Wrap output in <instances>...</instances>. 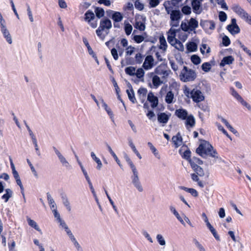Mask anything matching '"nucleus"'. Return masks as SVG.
Listing matches in <instances>:
<instances>
[{"label": "nucleus", "mask_w": 251, "mask_h": 251, "mask_svg": "<svg viewBox=\"0 0 251 251\" xmlns=\"http://www.w3.org/2000/svg\"><path fill=\"white\" fill-rule=\"evenodd\" d=\"M196 152L203 158H206L207 156H209L215 159L218 158L216 151L208 142L206 141H203L200 144L196 149Z\"/></svg>", "instance_id": "1"}, {"label": "nucleus", "mask_w": 251, "mask_h": 251, "mask_svg": "<svg viewBox=\"0 0 251 251\" xmlns=\"http://www.w3.org/2000/svg\"><path fill=\"white\" fill-rule=\"evenodd\" d=\"M175 113L181 120H185V125L187 129L195 126L196 121L194 116L192 114H188L186 109L182 108L176 109Z\"/></svg>", "instance_id": "2"}, {"label": "nucleus", "mask_w": 251, "mask_h": 251, "mask_svg": "<svg viewBox=\"0 0 251 251\" xmlns=\"http://www.w3.org/2000/svg\"><path fill=\"white\" fill-rule=\"evenodd\" d=\"M198 22L194 18H191L188 22L182 21L181 23V28L184 31H194L198 27Z\"/></svg>", "instance_id": "3"}, {"label": "nucleus", "mask_w": 251, "mask_h": 251, "mask_svg": "<svg viewBox=\"0 0 251 251\" xmlns=\"http://www.w3.org/2000/svg\"><path fill=\"white\" fill-rule=\"evenodd\" d=\"M126 160L132 170L133 176H132V182L135 187L140 188L141 187L139 180L138 174L136 167L127 155L125 156Z\"/></svg>", "instance_id": "4"}, {"label": "nucleus", "mask_w": 251, "mask_h": 251, "mask_svg": "<svg viewBox=\"0 0 251 251\" xmlns=\"http://www.w3.org/2000/svg\"><path fill=\"white\" fill-rule=\"evenodd\" d=\"M180 76L181 80L184 82L190 81L195 79L196 74L194 71L188 69L186 66H184Z\"/></svg>", "instance_id": "5"}, {"label": "nucleus", "mask_w": 251, "mask_h": 251, "mask_svg": "<svg viewBox=\"0 0 251 251\" xmlns=\"http://www.w3.org/2000/svg\"><path fill=\"white\" fill-rule=\"evenodd\" d=\"M183 16L179 10H174L171 11L170 25L172 27H178L179 22Z\"/></svg>", "instance_id": "6"}, {"label": "nucleus", "mask_w": 251, "mask_h": 251, "mask_svg": "<svg viewBox=\"0 0 251 251\" xmlns=\"http://www.w3.org/2000/svg\"><path fill=\"white\" fill-rule=\"evenodd\" d=\"M190 97L195 102H199L204 100V96L202 92L197 89H193L190 93Z\"/></svg>", "instance_id": "7"}, {"label": "nucleus", "mask_w": 251, "mask_h": 251, "mask_svg": "<svg viewBox=\"0 0 251 251\" xmlns=\"http://www.w3.org/2000/svg\"><path fill=\"white\" fill-rule=\"evenodd\" d=\"M226 29L232 35L239 33L240 31V29L236 24V20L234 18L231 19V24L226 26Z\"/></svg>", "instance_id": "8"}, {"label": "nucleus", "mask_w": 251, "mask_h": 251, "mask_svg": "<svg viewBox=\"0 0 251 251\" xmlns=\"http://www.w3.org/2000/svg\"><path fill=\"white\" fill-rule=\"evenodd\" d=\"M107 15L116 23H119L122 21L123 19V15L119 12L109 10L107 11Z\"/></svg>", "instance_id": "9"}, {"label": "nucleus", "mask_w": 251, "mask_h": 251, "mask_svg": "<svg viewBox=\"0 0 251 251\" xmlns=\"http://www.w3.org/2000/svg\"><path fill=\"white\" fill-rule=\"evenodd\" d=\"M52 149L54 151L55 153L57 156L58 159L59 160L62 165L65 167H68L70 166V164L65 157L62 154V153L59 151L58 150H57L55 147H53Z\"/></svg>", "instance_id": "10"}, {"label": "nucleus", "mask_w": 251, "mask_h": 251, "mask_svg": "<svg viewBox=\"0 0 251 251\" xmlns=\"http://www.w3.org/2000/svg\"><path fill=\"white\" fill-rule=\"evenodd\" d=\"M154 59L152 56L148 55L146 56L143 67L145 70H149L153 66Z\"/></svg>", "instance_id": "11"}, {"label": "nucleus", "mask_w": 251, "mask_h": 251, "mask_svg": "<svg viewBox=\"0 0 251 251\" xmlns=\"http://www.w3.org/2000/svg\"><path fill=\"white\" fill-rule=\"evenodd\" d=\"M155 73L161 75L163 78H165L169 75V72L166 69L165 66L160 65L155 69Z\"/></svg>", "instance_id": "12"}, {"label": "nucleus", "mask_w": 251, "mask_h": 251, "mask_svg": "<svg viewBox=\"0 0 251 251\" xmlns=\"http://www.w3.org/2000/svg\"><path fill=\"white\" fill-rule=\"evenodd\" d=\"M233 11L236 13L241 18L245 16L247 12L238 4H234L232 7Z\"/></svg>", "instance_id": "13"}, {"label": "nucleus", "mask_w": 251, "mask_h": 251, "mask_svg": "<svg viewBox=\"0 0 251 251\" xmlns=\"http://www.w3.org/2000/svg\"><path fill=\"white\" fill-rule=\"evenodd\" d=\"M111 27L112 23L111 21L108 19H106L100 21V26L98 28L103 31L105 29L109 30Z\"/></svg>", "instance_id": "14"}, {"label": "nucleus", "mask_w": 251, "mask_h": 251, "mask_svg": "<svg viewBox=\"0 0 251 251\" xmlns=\"http://www.w3.org/2000/svg\"><path fill=\"white\" fill-rule=\"evenodd\" d=\"M148 100L151 103V106L152 108L156 107L158 104V100L157 97L154 96L152 92H150L148 95Z\"/></svg>", "instance_id": "15"}, {"label": "nucleus", "mask_w": 251, "mask_h": 251, "mask_svg": "<svg viewBox=\"0 0 251 251\" xmlns=\"http://www.w3.org/2000/svg\"><path fill=\"white\" fill-rule=\"evenodd\" d=\"M192 6L193 11L196 14H200L201 12L200 9L201 7V1L198 0H193L192 1Z\"/></svg>", "instance_id": "16"}, {"label": "nucleus", "mask_w": 251, "mask_h": 251, "mask_svg": "<svg viewBox=\"0 0 251 251\" xmlns=\"http://www.w3.org/2000/svg\"><path fill=\"white\" fill-rule=\"evenodd\" d=\"M1 30L7 42L10 44H11L12 42V38L5 25H2V26L1 27Z\"/></svg>", "instance_id": "17"}, {"label": "nucleus", "mask_w": 251, "mask_h": 251, "mask_svg": "<svg viewBox=\"0 0 251 251\" xmlns=\"http://www.w3.org/2000/svg\"><path fill=\"white\" fill-rule=\"evenodd\" d=\"M234 60V58L231 55L224 57L220 63V66L221 67H224L226 65L231 64Z\"/></svg>", "instance_id": "18"}, {"label": "nucleus", "mask_w": 251, "mask_h": 251, "mask_svg": "<svg viewBox=\"0 0 251 251\" xmlns=\"http://www.w3.org/2000/svg\"><path fill=\"white\" fill-rule=\"evenodd\" d=\"M200 25L203 28L208 27L209 29L210 30H213L215 28V24L213 21H201L200 23Z\"/></svg>", "instance_id": "19"}, {"label": "nucleus", "mask_w": 251, "mask_h": 251, "mask_svg": "<svg viewBox=\"0 0 251 251\" xmlns=\"http://www.w3.org/2000/svg\"><path fill=\"white\" fill-rule=\"evenodd\" d=\"M128 87L130 88V90H126V92L127 94L128 99L129 100L133 103H135L136 102V99L134 96V93L133 90L132 88L131 85L129 83H128Z\"/></svg>", "instance_id": "20"}, {"label": "nucleus", "mask_w": 251, "mask_h": 251, "mask_svg": "<svg viewBox=\"0 0 251 251\" xmlns=\"http://www.w3.org/2000/svg\"><path fill=\"white\" fill-rule=\"evenodd\" d=\"M157 119L160 123L165 124L168 122L169 117L165 113H161L157 115Z\"/></svg>", "instance_id": "21"}, {"label": "nucleus", "mask_w": 251, "mask_h": 251, "mask_svg": "<svg viewBox=\"0 0 251 251\" xmlns=\"http://www.w3.org/2000/svg\"><path fill=\"white\" fill-rule=\"evenodd\" d=\"M172 141L176 147H178L181 145L182 139L179 132L177 133L176 136L173 137Z\"/></svg>", "instance_id": "22"}, {"label": "nucleus", "mask_w": 251, "mask_h": 251, "mask_svg": "<svg viewBox=\"0 0 251 251\" xmlns=\"http://www.w3.org/2000/svg\"><path fill=\"white\" fill-rule=\"evenodd\" d=\"M170 211L174 214L177 219L180 222V223L183 226H185V223L183 220L182 218L179 215V213L176 210V208L173 206H170Z\"/></svg>", "instance_id": "23"}, {"label": "nucleus", "mask_w": 251, "mask_h": 251, "mask_svg": "<svg viewBox=\"0 0 251 251\" xmlns=\"http://www.w3.org/2000/svg\"><path fill=\"white\" fill-rule=\"evenodd\" d=\"M27 221L29 226L34 228L37 231H39L40 234H42V232L36 222L29 218H27Z\"/></svg>", "instance_id": "24"}, {"label": "nucleus", "mask_w": 251, "mask_h": 251, "mask_svg": "<svg viewBox=\"0 0 251 251\" xmlns=\"http://www.w3.org/2000/svg\"><path fill=\"white\" fill-rule=\"evenodd\" d=\"M206 226L208 227V228L209 229V230L211 231V232L213 234V235L214 237V238H215V239L217 241H220V236L217 234L216 229L210 224V223H208V224L206 225Z\"/></svg>", "instance_id": "25"}, {"label": "nucleus", "mask_w": 251, "mask_h": 251, "mask_svg": "<svg viewBox=\"0 0 251 251\" xmlns=\"http://www.w3.org/2000/svg\"><path fill=\"white\" fill-rule=\"evenodd\" d=\"M100 100L101 103L102 107L105 110V111L107 112V114L109 115V116H110L111 118L113 117V112L111 111V109L108 107L107 104L104 102L103 99L100 98Z\"/></svg>", "instance_id": "26"}, {"label": "nucleus", "mask_w": 251, "mask_h": 251, "mask_svg": "<svg viewBox=\"0 0 251 251\" xmlns=\"http://www.w3.org/2000/svg\"><path fill=\"white\" fill-rule=\"evenodd\" d=\"M159 43L160 44L159 48L160 49H162L164 51H165L167 50V44L166 43V39L163 35L160 36Z\"/></svg>", "instance_id": "27"}, {"label": "nucleus", "mask_w": 251, "mask_h": 251, "mask_svg": "<svg viewBox=\"0 0 251 251\" xmlns=\"http://www.w3.org/2000/svg\"><path fill=\"white\" fill-rule=\"evenodd\" d=\"M91 156L92 158L97 163V169L99 170H100L102 164L100 160L96 156L95 153L94 152H91Z\"/></svg>", "instance_id": "28"}, {"label": "nucleus", "mask_w": 251, "mask_h": 251, "mask_svg": "<svg viewBox=\"0 0 251 251\" xmlns=\"http://www.w3.org/2000/svg\"><path fill=\"white\" fill-rule=\"evenodd\" d=\"M95 17L94 13L91 10H88L85 14V20L88 23L93 20Z\"/></svg>", "instance_id": "29"}, {"label": "nucleus", "mask_w": 251, "mask_h": 251, "mask_svg": "<svg viewBox=\"0 0 251 251\" xmlns=\"http://www.w3.org/2000/svg\"><path fill=\"white\" fill-rule=\"evenodd\" d=\"M174 94L172 91H169L165 97V101L168 103L170 104L174 102Z\"/></svg>", "instance_id": "30"}, {"label": "nucleus", "mask_w": 251, "mask_h": 251, "mask_svg": "<svg viewBox=\"0 0 251 251\" xmlns=\"http://www.w3.org/2000/svg\"><path fill=\"white\" fill-rule=\"evenodd\" d=\"M192 168L197 174L200 176H203L204 175V172L202 168L198 165L192 164Z\"/></svg>", "instance_id": "31"}, {"label": "nucleus", "mask_w": 251, "mask_h": 251, "mask_svg": "<svg viewBox=\"0 0 251 251\" xmlns=\"http://www.w3.org/2000/svg\"><path fill=\"white\" fill-rule=\"evenodd\" d=\"M61 198L64 206L69 211H70L71 210V207L67 196L65 195L61 194Z\"/></svg>", "instance_id": "32"}, {"label": "nucleus", "mask_w": 251, "mask_h": 251, "mask_svg": "<svg viewBox=\"0 0 251 251\" xmlns=\"http://www.w3.org/2000/svg\"><path fill=\"white\" fill-rule=\"evenodd\" d=\"M6 193L2 196V199L4 200L5 202H7L9 199L12 197L13 192L11 189H5Z\"/></svg>", "instance_id": "33"}, {"label": "nucleus", "mask_w": 251, "mask_h": 251, "mask_svg": "<svg viewBox=\"0 0 251 251\" xmlns=\"http://www.w3.org/2000/svg\"><path fill=\"white\" fill-rule=\"evenodd\" d=\"M106 147L107 148V149H108V151H109V152L110 153L111 155L113 157V158H114V159L116 161V162L121 167V163H120V161L118 159V158L117 156L116 155V154L113 151V150H112V148H111V147L108 144H106Z\"/></svg>", "instance_id": "34"}, {"label": "nucleus", "mask_w": 251, "mask_h": 251, "mask_svg": "<svg viewBox=\"0 0 251 251\" xmlns=\"http://www.w3.org/2000/svg\"><path fill=\"white\" fill-rule=\"evenodd\" d=\"M148 145L149 147V148H150V149L151 151L155 155V156L157 158L160 159V156L159 154L158 153L156 149L153 146L152 144L151 143V142H148Z\"/></svg>", "instance_id": "35"}, {"label": "nucleus", "mask_w": 251, "mask_h": 251, "mask_svg": "<svg viewBox=\"0 0 251 251\" xmlns=\"http://www.w3.org/2000/svg\"><path fill=\"white\" fill-rule=\"evenodd\" d=\"M145 72L142 68H139L135 72V75H136L138 78L141 79L142 81H144V76Z\"/></svg>", "instance_id": "36"}, {"label": "nucleus", "mask_w": 251, "mask_h": 251, "mask_svg": "<svg viewBox=\"0 0 251 251\" xmlns=\"http://www.w3.org/2000/svg\"><path fill=\"white\" fill-rule=\"evenodd\" d=\"M231 95L236 99L237 100L239 101L242 99V97L237 93V92L233 88H230Z\"/></svg>", "instance_id": "37"}, {"label": "nucleus", "mask_w": 251, "mask_h": 251, "mask_svg": "<svg viewBox=\"0 0 251 251\" xmlns=\"http://www.w3.org/2000/svg\"><path fill=\"white\" fill-rule=\"evenodd\" d=\"M136 69L135 67L132 66H130L126 67L125 69V72L127 75H128L130 76L135 75V74Z\"/></svg>", "instance_id": "38"}, {"label": "nucleus", "mask_w": 251, "mask_h": 251, "mask_svg": "<svg viewBox=\"0 0 251 251\" xmlns=\"http://www.w3.org/2000/svg\"><path fill=\"white\" fill-rule=\"evenodd\" d=\"M137 93L139 95L140 98L144 100L146 97L147 93V90L145 88H140L138 90Z\"/></svg>", "instance_id": "39"}, {"label": "nucleus", "mask_w": 251, "mask_h": 251, "mask_svg": "<svg viewBox=\"0 0 251 251\" xmlns=\"http://www.w3.org/2000/svg\"><path fill=\"white\" fill-rule=\"evenodd\" d=\"M95 12L96 16L100 19L104 16V11L103 8L100 7H96L95 8Z\"/></svg>", "instance_id": "40"}, {"label": "nucleus", "mask_w": 251, "mask_h": 251, "mask_svg": "<svg viewBox=\"0 0 251 251\" xmlns=\"http://www.w3.org/2000/svg\"><path fill=\"white\" fill-rule=\"evenodd\" d=\"M152 83L153 85L157 87L162 83V81L160 80V77L157 75H154L152 77Z\"/></svg>", "instance_id": "41"}, {"label": "nucleus", "mask_w": 251, "mask_h": 251, "mask_svg": "<svg viewBox=\"0 0 251 251\" xmlns=\"http://www.w3.org/2000/svg\"><path fill=\"white\" fill-rule=\"evenodd\" d=\"M125 31L126 35H129L133 29L132 25L129 23H125Z\"/></svg>", "instance_id": "42"}, {"label": "nucleus", "mask_w": 251, "mask_h": 251, "mask_svg": "<svg viewBox=\"0 0 251 251\" xmlns=\"http://www.w3.org/2000/svg\"><path fill=\"white\" fill-rule=\"evenodd\" d=\"M197 46L194 42H189L187 45V49L189 51H194L197 50Z\"/></svg>", "instance_id": "43"}, {"label": "nucleus", "mask_w": 251, "mask_h": 251, "mask_svg": "<svg viewBox=\"0 0 251 251\" xmlns=\"http://www.w3.org/2000/svg\"><path fill=\"white\" fill-rule=\"evenodd\" d=\"M104 191H105V194L107 196V197L110 203V204H111V205L112 206V207L113 208V209L114 210L115 212L116 213H118V209H117V207L115 206V205L114 204V201H113V200L111 199V197H110V196L108 195L107 191L104 189Z\"/></svg>", "instance_id": "44"}, {"label": "nucleus", "mask_w": 251, "mask_h": 251, "mask_svg": "<svg viewBox=\"0 0 251 251\" xmlns=\"http://www.w3.org/2000/svg\"><path fill=\"white\" fill-rule=\"evenodd\" d=\"M190 164L191 167L192 164H194V165H198L197 164L201 165L202 164V161L197 157H193L192 160H190Z\"/></svg>", "instance_id": "45"}, {"label": "nucleus", "mask_w": 251, "mask_h": 251, "mask_svg": "<svg viewBox=\"0 0 251 251\" xmlns=\"http://www.w3.org/2000/svg\"><path fill=\"white\" fill-rule=\"evenodd\" d=\"M237 43L239 44L240 47L243 49V50L251 57V51L249 50L246 47H245L240 41H237Z\"/></svg>", "instance_id": "46"}, {"label": "nucleus", "mask_w": 251, "mask_h": 251, "mask_svg": "<svg viewBox=\"0 0 251 251\" xmlns=\"http://www.w3.org/2000/svg\"><path fill=\"white\" fill-rule=\"evenodd\" d=\"M211 68V65L209 62H205L201 65V69L205 72H208Z\"/></svg>", "instance_id": "47"}, {"label": "nucleus", "mask_w": 251, "mask_h": 251, "mask_svg": "<svg viewBox=\"0 0 251 251\" xmlns=\"http://www.w3.org/2000/svg\"><path fill=\"white\" fill-rule=\"evenodd\" d=\"M156 239L158 243L161 246H165L166 245V241L161 234H157L156 236Z\"/></svg>", "instance_id": "48"}, {"label": "nucleus", "mask_w": 251, "mask_h": 251, "mask_svg": "<svg viewBox=\"0 0 251 251\" xmlns=\"http://www.w3.org/2000/svg\"><path fill=\"white\" fill-rule=\"evenodd\" d=\"M193 242L195 244L196 247L200 251H205V249L201 244L196 239H193Z\"/></svg>", "instance_id": "49"}, {"label": "nucleus", "mask_w": 251, "mask_h": 251, "mask_svg": "<svg viewBox=\"0 0 251 251\" xmlns=\"http://www.w3.org/2000/svg\"><path fill=\"white\" fill-rule=\"evenodd\" d=\"M134 27L140 31H144L146 27L145 24L140 22H136L134 25Z\"/></svg>", "instance_id": "50"}, {"label": "nucleus", "mask_w": 251, "mask_h": 251, "mask_svg": "<svg viewBox=\"0 0 251 251\" xmlns=\"http://www.w3.org/2000/svg\"><path fill=\"white\" fill-rule=\"evenodd\" d=\"M191 61L195 65L199 64L201 62V58L197 55H193L191 57Z\"/></svg>", "instance_id": "51"}, {"label": "nucleus", "mask_w": 251, "mask_h": 251, "mask_svg": "<svg viewBox=\"0 0 251 251\" xmlns=\"http://www.w3.org/2000/svg\"><path fill=\"white\" fill-rule=\"evenodd\" d=\"M170 1H165L164 2L163 5L165 8L166 11L168 14H170L171 15V11L173 10V8L171 6H169Z\"/></svg>", "instance_id": "52"}, {"label": "nucleus", "mask_w": 251, "mask_h": 251, "mask_svg": "<svg viewBox=\"0 0 251 251\" xmlns=\"http://www.w3.org/2000/svg\"><path fill=\"white\" fill-rule=\"evenodd\" d=\"M178 50L183 51L184 50V46L182 44V43L179 41L178 40L176 42V43H175V46H174Z\"/></svg>", "instance_id": "53"}, {"label": "nucleus", "mask_w": 251, "mask_h": 251, "mask_svg": "<svg viewBox=\"0 0 251 251\" xmlns=\"http://www.w3.org/2000/svg\"><path fill=\"white\" fill-rule=\"evenodd\" d=\"M132 39L136 43L139 44L142 42L144 40L145 38L142 35H134Z\"/></svg>", "instance_id": "54"}, {"label": "nucleus", "mask_w": 251, "mask_h": 251, "mask_svg": "<svg viewBox=\"0 0 251 251\" xmlns=\"http://www.w3.org/2000/svg\"><path fill=\"white\" fill-rule=\"evenodd\" d=\"M174 27H172L167 32V37H176V30L175 28H173Z\"/></svg>", "instance_id": "55"}, {"label": "nucleus", "mask_w": 251, "mask_h": 251, "mask_svg": "<svg viewBox=\"0 0 251 251\" xmlns=\"http://www.w3.org/2000/svg\"><path fill=\"white\" fill-rule=\"evenodd\" d=\"M32 142L35 147V150L36 154H37L38 156H40L41 155V153L39 151V147H38V146L37 144V141L36 139V137L33 138V139H32Z\"/></svg>", "instance_id": "56"}, {"label": "nucleus", "mask_w": 251, "mask_h": 251, "mask_svg": "<svg viewBox=\"0 0 251 251\" xmlns=\"http://www.w3.org/2000/svg\"><path fill=\"white\" fill-rule=\"evenodd\" d=\"M222 43L224 46L227 47L230 44V40L228 36L224 35L222 38Z\"/></svg>", "instance_id": "57"}, {"label": "nucleus", "mask_w": 251, "mask_h": 251, "mask_svg": "<svg viewBox=\"0 0 251 251\" xmlns=\"http://www.w3.org/2000/svg\"><path fill=\"white\" fill-rule=\"evenodd\" d=\"M219 18L221 22H224L226 20L227 15L225 12L220 11L219 14Z\"/></svg>", "instance_id": "58"}, {"label": "nucleus", "mask_w": 251, "mask_h": 251, "mask_svg": "<svg viewBox=\"0 0 251 251\" xmlns=\"http://www.w3.org/2000/svg\"><path fill=\"white\" fill-rule=\"evenodd\" d=\"M134 5L135 7L139 10H142L144 8V5L139 0L135 1Z\"/></svg>", "instance_id": "59"}, {"label": "nucleus", "mask_w": 251, "mask_h": 251, "mask_svg": "<svg viewBox=\"0 0 251 251\" xmlns=\"http://www.w3.org/2000/svg\"><path fill=\"white\" fill-rule=\"evenodd\" d=\"M181 11L185 15H189L191 13V8L187 5L184 6L181 8Z\"/></svg>", "instance_id": "60"}, {"label": "nucleus", "mask_w": 251, "mask_h": 251, "mask_svg": "<svg viewBox=\"0 0 251 251\" xmlns=\"http://www.w3.org/2000/svg\"><path fill=\"white\" fill-rule=\"evenodd\" d=\"M191 178L193 179V180L198 182V185L200 187H203L202 183L201 181H199V179L198 175H196L195 174H193L191 175Z\"/></svg>", "instance_id": "61"}, {"label": "nucleus", "mask_w": 251, "mask_h": 251, "mask_svg": "<svg viewBox=\"0 0 251 251\" xmlns=\"http://www.w3.org/2000/svg\"><path fill=\"white\" fill-rule=\"evenodd\" d=\"M191 156V151L189 150H186L185 151L183 154L182 155V157L184 158L185 159L188 160L189 162L190 163V160H191L192 159L190 158Z\"/></svg>", "instance_id": "62"}, {"label": "nucleus", "mask_w": 251, "mask_h": 251, "mask_svg": "<svg viewBox=\"0 0 251 251\" xmlns=\"http://www.w3.org/2000/svg\"><path fill=\"white\" fill-rule=\"evenodd\" d=\"M160 3L159 0H149V5L150 8L156 7Z\"/></svg>", "instance_id": "63"}, {"label": "nucleus", "mask_w": 251, "mask_h": 251, "mask_svg": "<svg viewBox=\"0 0 251 251\" xmlns=\"http://www.w3.org/2000/svg\"><path fill=\"white\" fill-rule=\"evenodd\" d=\"M242 19L246 21L248 24L251 25V16L249 15L248 13L244 16Z\"/></svg>", "instance_id": "64"}]
</instances>
